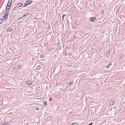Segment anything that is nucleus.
Masks as SVG:
<instances>
[{"mask_svg": "<svg viewBox=\"0 0 125 125\" xmlns=\"http://www.w3.org/2000/svg\"><path fill=\"white\" fill-rule=\"evenodd\" d=\"M32 1L30 0H29L26 1L23 6V7H25L28 6V5L31 4L32 2Z\"/></svg>", "mask_w": 125, "mask_h": 125, "instance_id": "f257e3e1", "label": "nucleus"}, {"mask_svg": "<svg viewBox=\"0 0 125 125\" xmlns=\"http://www.w3.org/2000/svg\"><path fill=\"white\" fill-rule=\"evenodd\" d=\"M9 14V13L8 12H6L5 15L3 17V18L4 19V20H6L7 19L8 17Z\"/></svg>", "mask_w": 125, "mask_h": 125, "instance_id": "f03ea898", "label": "nucleus"}, {"mask_svg": "<svg viewBox=\"0 0 125 125\" xmlns=\"http://www.w3.org/2000/svg\"><path fill=\"white\" fill-rule=\"evenodd\" d=\"M95 19V17H91L90 18V21L92 22L94 21Z\"/></svg>", "mask_w": 125, "mask_h": 125, "instance_id": "7ed1b4c3", "label": "nucleus"}, {"mask_svg": "<svg viewBox=\"0 0 125 125\" xmlns=\"http://www.w3.org/2000/svg\"><path fill=\"white\" fill-rule=\"evenodd\" d=\"M23 5V4L22 3H18L17 5V6L18 7H20L21 6H22Z\"/></svg>", "mask_w": 125, "mask_h": 125, "instance_id": "20e7f679", "label": "nucleus"}, {"mask_svg": "<svg viewBox=\"0 0 125 125\" xmlns=\"http://www.w3.org/2000/svg\"><path fill=\"white\" fill-rule=\"evenodd\" d=\"M110 55V52L109 50L107 51L106 53V56L107 57L108 56Z\"/></svg>", "mask_w": 125, "mask_h": 125, "instance_id": "39448f33", "label": "nucleus"}, {"mask_svg": "<svg viewBox=\"0 0 125 125\" xmlns=\"http://www.w3.org/2000/svg\"><path fill=\"white\" fill-rule=\"evenodd\" d=\"M11 2H8L7 6L8 7H10V5H11Z\"/></svg>", "mask_w": 125, "mask_h": 125, "instance_id": "423d86ee", "label": "nucleus"}, {"mask_svg": "<svg viewBox=\"0 0 125 125\" xmlns=\"http://www.w3.org/2000/svg\"><path fill=\"white\" fill-rule=\"evenodd\" d=\"M114 103V101H110V105H112Z\"/></svg>", "mask_w": 125, "mask_h": 125, "instance_id": "0eeeda50", "label": "nucleus"}, {"mask_svg": "<svg viewBox=\"0 0 125 125\" xmlns=\"http://www.w3.org/2000/svg\"><path fill=\"white\" fill-rule=\"evenodd\" d=\"M10 7H8L7 6L6 7V12H8V10H9V9H10Z\"/></svg>", "mask_w": 125, "mask_h": 125, "instance_id": "6e6552de", "label": "nucleus"}, {"mask_svg": "<svg viewBox=\"0 0 125 125\" xmlns=\"http://www.w3.org/2000/svg\"><path fill=\"white\" fill-rule=\"evenodd\" d=\"M12 29L11 28H9L7 30V31L8 32H10L12 31Z\"/></svg>", "mask_w": 125, "mask_h": 125, "instance_id": "1a4fd4ad", "label": "nucleus"}, {"mask_svg": "<svg viewBox=\"0 0 125 125\" xmlns=\"http://www.w3.org/2000/svg\"><path fill=\"white\" fill-rule=\"evenodd\" d=\"M3 19H0V24H1L3 22Z\"/></svg>", "mask_w": 125, "mask_h": 125, "instance_id": "9d476101", "label": "nucleus"}, {"mask_svg": "<svg viewBox=\"0 0 125 125\" xmlns=\"http://www.w3.org/2000/svg\"><path fill=\"white\" fill-rule=\"evenodd\" d=\"M41 67L39 65L36 68V69L37 70H39L40 69Z\"/></svg>", "mask_w": 125, "mask_h": 125, "instance_id": "9b49d317", "label": "nucleus"}, {"mask_svg": "<svg viewBox=\"0 0 125 125\" xmlns=\"http://www.w3.org/2000/svg\"><path fill=\"white\" fill-rule=\"evenodd\" d=\"M59 44V43H57L54 44V45L56 46H58Z\"/></svg>", "mask_w": 125, "mask_h": 125, "instance_id": "f8f14e48", "label": "nucleus"}, {"mask_svg": "<svg viewBox=\"0 0 125 125\" xmlns=\"http://www.w3.org/2000/svg\"><path fill=\"white\" fill-rule=\"evenodd\" d=\"M26 84L27 85H30V84H32V83H30V82H26Z\"/></svg>", "mask_w": 125, "mask_h": 125, "instance_id": "ddd939ff", "label": "nucleus"}, {"mask_svg": "<svg viewBox=\"0 0 125 125\" xmlns=\"http://www.w3.org/2000/svg\"><path fill=\"white\" fill-rule=\"evenodd\" d=\"M73 82H72L71 83H69V84L70 86H71L72 85V84H73Z\"/></svg>", "mask_w": 125, "mask_h": 125, "instance_id": "4468645a", "label": "nucleus"}, {"mask_svg": "<svg viewBox=\"0 0 125 125\" xmlns=\"http://www.w3.org/2000/svg\"><path fill=\"white\" fill-rule=\"evenodd\" d=\"M71 125H77L76 123H73Z\"/></svg>", "mask_w": 125, "mask_h": 125, "instance_id": "2eb2a0df", "label": "nucleus"}, {"mask_svg": "<svg viewBox=\"0 0 125 125\" xmlns=\"http://www.w3.org/2000/svg\"><path fill=\"white\" fill-rule=\"evenodd\" d=\"M8 124H7L6 123H3L2 125H7Z\"/></svg>", "mask_w": 125, "mask_h": 125, "instance_id": "dca6fc26", "label": "nucleus"}, {"mask_svg": "<svg viewBox=\"0 0 125 125\" xmlns=\"http://www.w3.org/2000/svg\"><path fill=\"white\" fill-rule=\"evenodd\" d=\"M44 105L45 106H46L47 105V103L46 102H44Z\"/></svg>", "mask_w": 125, "mask_h": 125, "instance_id": "f3484780", "label": "nucleus"}, {"mask_svg": "<svg viewBox=\"0 0 125 125\" xmlns=\"http://www.w3.org/2000/svg\"><path fill=\"white\" fill-rule=\"evenodd\" d=\"M111 65V64H110L108 66H107L106 67V69L109 68V67Z\"/></svg>", "mask_w": 125, "mask_h": 125, "instance_id": "a211bd4d", "label": "nucleus"}, {"mask_svg": "<svg viewBox=\"0 0 125 125\" xmlns=\"http://www.w3.org/2000/svg\"><path fill=\"white\" fill-rule=\"evenodd\" d=\"M44 57V56L43 55H41V56H40V57L41 58H43Z\"/></svg>", "mask_w": 125, "mask_h": 125, "instance_id": "6ab92c4d", "label": "nucleus"}, {"mask_svg": "<svg viewBox=\"0 0 125 125\" xmlns=\"http://www.w3.org/2000/svg\"><path fill=\"white\" fill-rule=\"evenodd\" d=\"M26 16V14L22 16V17L23 18H25V16Z\"/></svg>", "mask_w": 125, "mask_h": 125, "instance_id": "aec40b11", "label": "nucleus"}, {"mask_svg": "<svg viewBox=\"0 0 125 125\" xmlns=\"http://www.w3.org/2000/svg\"><path fill=\"white\" fill-rule=\"evenodd\" d=\"M66 15H63V16H62V19H63V18H64V16Z\"/></svg>", "mask_w": 125, "mask_h": 125, "instance_id": "412c9836", "label": "nucleus"}, {"mask_svg": "<svg viewBox=\"0 0 125 125\" xmlns=\"http://www.w3.org/2000/svg\"><path fill=\"white\" fill-rule=\"evenodd\" d=\"M12 0H9L8 2H11Z\"/></svg>", "mask_w": 125, "mask_h": 125, "instance_id": "4be33fe9", "label": "nucleus"}, {"mask_svg": "<svg viewBox=\"0 0 125 125\" xmlns=\"http://www.w3.org/2000/svg\"><path fill=\"white\" fill-rule=\"evenodd\" d=\"M93 123H91L89 124L88 125H92Z\"/></svg>", "mask_w": 125, "mask_h": 125, "instance_id": "5701e85b", "label": "nucleus"}, {"mask_svg": "<svg viewBox=\"0 0 125 125\" xmlns=\"http://www.w3.org/2000/svg\"><path fill=\"white\" fill-rule=\"evenodd\" d=\"M37 110H39V107H37Z\"/></svg>", "mask_w": 125, "mask_h": 125, "instance_id": "b1692460", "label": "nucleus"}, {"mask_svg": "<svg viewBox=\"0 0 125 125\" xmlns=\"http://www.w3.org/2000/svg\"><path fill=\"white\" fill-rule=\"evenodd\" d=\"M52 100V99L51 98H50V101Z\"/></svg>", "mask_w": 125, "mask_h": 125, "instance_id": "393cba45", "label": "nucleus"}, {"mask_svg": "<svg viewBox=\"0 0 125 125\" xmlns=\"http://www.w3.org/2000/svg\"><path fill=\"white\" fill-rule=\"evenodd\" d=\"M22 19V17H20L19 18V19Z\"/></svg>", "mask_w": 125, "mask_h": 125, "instance_id": "a878e982", "label": "nucleus"}, {"mask_svg": "<svg viewBox=\"0 0 125 125\" xmlns=\"http://www.w3.org/2000/svg\"><path fill=\"white\" fill-rule=\"evenodd\" d=\"M8 60H7V62H8Z\"/></svg>", "mask_w": 125, "mask_h": 125, "instance_id": "bb28decb", "label": "nucleus"}]
</instances>
